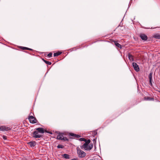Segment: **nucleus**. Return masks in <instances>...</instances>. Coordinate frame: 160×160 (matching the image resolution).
<instances>
[{"mask_svg":"<svg viewBox=\"0 0 160 160\" xmlns=\"http://www.w3.org/2000/svg\"><path fill=\"white\" fill-rule=\"evenodd\" d=\"M140 37L143 40H147L148 38L147 35L143 33L140 34Z\"/></svg>","mask_w":160,"mask_h":160,"instance_id":"0eeeda50","label":"nucleus"},{"mask_svg":"<svg viewBox=\"0 0 160 160\" xmlns=\"http://www.w3.org/2000/svg\"><path fill=\"white\" fill-rule=\"evenodd\" d=\"M20 48L22 50H30V51H33V50L32 49L29 48H28L27 47L21 46V47H20Z\"/></svg>","mask_w":160,"mask_h":160,"instance_id":"f8f14e48","label":"nucleus"},{"mask_svg":"<svg viewBox=\"0 0 160 160\" xmlns=\"http://www.w3.org/2000/svg\"><path fill=\"white\" fill-rule=\"evenodd\" d=\"M88 145L84 144L83 145L80 146V148L82 149H84L85 150H88V149H87L88 147Z\"/></svg>","mask_w":160,"mask_h":160,"instance_id":"1a4fd4ad","label":"nucleus"},{"mask_svg":"<svg viewBox=\"0 0 160 160\" xmlns=\"http://www.w3.org/2000/svg\"><path fill=\"white\" fill-rule=\"evenodd\" d=\"M154 98H151L149 97H144V100H147V101H152V100H154Z\"/></svg>","mask_w":160,"mask_h":160,"instance_id":"9b49d317","label":"nucleus"},{"mask_svg":"<svg viewBox=\"0 0 160 160\" xmlns=\"http://www.w3.org/2000/svg\"><path fill=\"white\" fill-rule=\"evenodd\" d=\"M114 43L115 45H116V47L120 48H122L121 45H120L117 42L114 41Z\"/></svg>","mask_w":160,"mask_h":160,"instance_id":"ddd939ff","label":"nucleus"},{"mask_svg":"<svg viewBox=\"0 0 160 160\" xmlns=\"http://www.w3.org/2000/svg\"><path fill=\"white\" fill-rule=\"evenodd\" d=\"M93 135L95 136V135H96L97 134V132L96 131H94L92 133Z\"/></svg>","mask_w":160,"mask_h":160,"instance_id":"a878e982","label":"nucleus"},{"mask_svg":"<svg viewBox=\"0 0 160 160\" xmlns=\"http://www.w3.org/2000/svg\"><path fill=\"white\" fill-rule=\"evenodd\" d=\"M62 156L63 158L66 159H69L70 158V155L67 154H63L62 155Z\"/></svg>","mask_w":160,"mask_h":160,"instance_id":"9d476101","label":"nucleus"},{"mask_svg":"<svg viewBox=\"0 0 160 160\" xmlns=\"http://www.w3.org/2000/svg\"><path fill=\"white\" fill-rule=\"evenodd\" d=\"M153 37L156 39H160V34H159L158 33L156 34L153 36Z\"/></svg>","mask_w":160,"mask_h":160,"instance_id":"2eb2a0df","label":"nucleus"},{"mask_svg":"<svg viewBox=\"0 0 160 160\" xmlns=\"http://www.w3.org/2000/svg\"><path fill=\"white\" fill-rule=\"evenodd\" d=\"M159 92H160V91H159Z\"/></svg>","mask_w":160,"mask_h":160,"instance_id":"2f4dec72","label":"nucleus"},{"mask_svg":"<svg viewBox=\"0 0 160 160\" xmlns=\"http://www.w3.org/2000/svg\"><path fill=\"white\" fill-rule=\"evenodd\" d=\"M11 129V128L9 127H6L5 126H0V131H8Z\"/></svg>","mask_w":160,"mask_h":160,"instance_id":"423d86ee","label":"nucleus"},{"mask_svg":"<svg viewBox=\"0 0 160 160\" xmlns=\"http://www.w3.org/2000/svg\"><path fill=\"white\" fill-rule=\"evenodd\" d=\"M44 62L47 64H48L49 65H51L52 64V63L49 61H47L46 60V61H44Z\"/></svg>","mask_w":160,"mask_h":160,"instance_id":"5701e85b","label":"nucleus"},{"mask_svg":"<svg viewBox=\"0 0 160 160\" xmlns=\"http://www.w3.org/2000/svg\"><path fill=\"white\" fill-rule=\"evenodd\" d=\"M64 147L61 144H59L57 146V148H63Z\"/></svg>","mask_w":160,"mask_h":160,"instance_id":"4be33fe9","label":"nucleus"},{"mask_svg":"<svg viewBox=\"0 0 160 160\" xmlns=\"http://www.w3.org/2000/svg\"><path fill=\"white\" fill-rule=\"evenodd\" d=\"M28 119L30 122L33 124L37 123V121L36 118L32 116H29Z\"/></svg>","mask_w":160,"mask_h":160,"instance_id":"20e7f679","label":"nucleus"},{"mask_svg":"<svg viewBox=\"0 0 160 160\" xmlns=\"http://www.w3.org/2000/svg\"><path fill=\"white\" fill-rule=\"evenodd\" d=\"M84 141L85 142L84 144L88 145L90 142L91 141L90 139H88V140H86Z\"/></svg>","mask_w":160,"mask_h":160,"instance_id":"6ab92c4d","label":"nucleus"},{"mask_svg":"<svg viewBox=\"0 0 160 160\" xmlns=\"http://www.w3.org/2000/svg\"><path fill=\"white\" fill-rule=\"evenodd\" d=\"M36 142L35 141H31L28 143V144H29L31 147H34L36 145Z\"/></svg>","mask_w":160,"mask_h":160,"instance_id":"6e6552de","label":"nucleus"},{"mask_svg":"<svg viewBox=\"0 0 160 160\" xmlns=\"http://www.w3.org/2000/svg\"><path fill=\"white\" fill-rule=\"evenodd\" d=\"M128 57L130 60H133V56L130 53L128 54Z\"/></svg>","mask_w":160,"mask_h":160,"instance_id":"f3484780","label":"nucleus"},{"mask_svg":"<svg viewBox=\"0 0 160 160\" xmlns=\"http://www.w3.org/2000/svg\"><path fill=\"white\" fill-rule=\"evenodd\" d=\"M4 140H6L7 139V137L5 135H3L2 136Z\"/></svg>","mask_w":160,"mask_h":160,"instance_id":"bb28decb","label":"nucleus"},{"mask_svg":"<svg viewBox=\"0 0 160 160\" xmlns=\"http://www.w3.org/2000/svg\"><path fill=\"white\" fill-rule=\"evenodd\" d=\"M46 54H45V56H46ZM47 56L49 58L52 57V53L51 52L49 53L47 55Z\"/></svg>","mask_w":160,"mask_h":160,"instance_id":"412c9836","label":"nucleus"},{"mask_svg":"<svg viewBox=\"0 0 160 160\" xmlns=\"http://www.w3.org/2000/svg\"><path fill=\"white\" fill-rule=\"evenodd\" d=\"M152 73L151 72L150 73L149 75L148 76V78H149V80H152Z\"/></svg>","mask_w":160,"mask_h":160,"instance_id":"a211bd4d","label":"nucleus"},{"mask_svg":"<svg viewBox=\"0 0 160 160\" xmlns=\"http://www.w3.org/2000/svg\"><path fill=\"white\" fill-rule=\"evenodd\" d=\"M62 53V52L60 51H58L57 52L55 53H54V57H56L58 56L61 54Z\"/></svg>","mask_w":160,"mask_h":160,"instance_id":"4468645a","label":"nucleus"},{"mask_svg":"<svg viewBox=\"0 0 160 160\" xmlns=\"http://www.w3.org/2000/svg\"><path fill=\"white\" fill-rule=\"evenodd\" d=\"M35 130L32 134L33 135L32 137L35 138H40L43 137V135L39 134V133H43L44 132L49 133L51 134H52V133L49 132L46 130H44L43 128H39L35 129Z\"/></svg>","mask_w":160,"mask_h":160,"instance_id":"f257e3e1","label":"nucleus"},{"mask_svg":"<svg viewBox=\"0 0 160 160\" xmlns=\"http://www.w3.org/2000/svg\"><path fill=\"white\" fill-rule=\"evenodd\" d=\"M79 140L80 141H85L86 139L84 138H81L79 139Z\"/></svg>","mask_w":160,"mask_h":160,"instance_id":"393cba45","label":"nucleus"},{"mask_svg":"<svg viewBox=\"0 0 160 160\" xmlns=\"http://www.w3.org/2000/svg\"><path fill=\"white\" fill-rule=\"evenodd\" d=\"M63 133H59L57 136V139L63 140V141H68V139L66 137H63Z\"/></svg>","mask_w":160,"mask_h":160,"instance_id":"7ed1b4c3","label":"nucleus"},{"mask_svg":"<svg viewBox=\"0 0 160 160\" xmlns=\"http://www.w3.org/2000/svg\"><path fill=\"white\" fill-rule=\"evenodd\" d=\"M88 147L87 148L88 149V150L91 149L93 147V144H90L88 145Z\"/></svg>","mask_w":160,"mask_h":160,"instance_id":"dca6fc26","label":"nucleus"},{"mask_svg":"<svg viewBox=\"0 0 160 160\" xmlns=\"http://www.w3.org/2000/svg\"><path fill=\"white\" fill-rule=\"evenodd\" d=\"M42 60L44 62V61H46V60H45L44 59H42Z\"/></svg>","mask_w":160,"mask_h":160,"instance_id":"c756f323","label":"nucleus"},{"mask_svg":"<svg viewBox=\"0 0 160 160\" xmlns=\"http://www.w3.org/2000/svg\"><path fill=\"white\" fill-rule=\"evenodd\" d=\"M133 67L134 69L136 71L138 72L139 71V68L138 65L135 62H133L132 63Z\"/></svg>","mask_w":160,"mask_h":160,"instance_id":"39448f33","label":"nucleus"},{"mask_svg":"<svg viewBox=\"0 0 160 160\" xmlns=\"http://www.w3.org/2000/svg\"><path fill=\"white\" fill-rule=\"evenodd\" d=\"M94 160V159H90V160Z\"/></svg>","mask_w":160,"mask_h":160,"instance_id":"7c9ffc66","label":"nucleus"},{"mask_svg":"<svg viewBox=\"0 0 160 160\" xmlns=\"http://www.w3.org/2000/svg\"><path fill=\"white\" fill-rule=\"evenodd\" d=\"M81 137V136L75 134V135L74 136V137L72 138H76V139H78L79 138Z\"/></svg>","mask_w":160,"mask_h":160,"instance_id":"aec40b11","label":"nucleus"},{"mask_svg":"<svg viewBox=\"0 0 160 160\" xmlns=\"http://www.w3.org/2000/svg\"><path fill=\"white\" fill-rule=\"evenodd\" d=\"M70 160H78V158H74L73 159H71Z\"/></svg>","mask_w":160,"mask_h":160,"instance_id":"c85d7f7f","label":"nucleus"},{"mask_svg":"<svg viewBox=\"0 0 160 160\" xmlns=\"http://www.w3.org/2000/svg\"><path fill=\"white\" fill-rule=\"evenodd\" d=\"M69 136H72L73 138L74 137V136L75 135V134H74L72 133H69Z\"/></svg>","mask_w":160,"mask_h":160,"instance_id":"b1692460","label":"nucleus"},{"mask_svg":"<svg viewBox=\"0 0 160 160\" xmlns=\"http://www.w3.org/2000/svg\"><path fill=\"white\" fill-rule=\"evenodd\" d=\"M77 150L78 157L82 158H84L86 156V153L83 151L81 150L78 147L77 148Z\"/></svg>","mask_w":160,"mask_h":160,"instance_id":"f03ea898","label":"nucleus"},{"mask_svg":"<svg viewBox=\"0 0 160 160\" xmlns=\"http://www.w3.org/2000/svg\"><path fill=\"white\" fill-rule=\"evenodd\" d=\"M149 83H150V85L151 86H152V80H149Z\"/></svg>","mask_w":160,"mask_h":160,"instance_id":"cd10ccee","label":"nucleus"}]
</instances>
